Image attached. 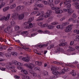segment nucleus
Listing matches in <instances>:
<instances>
[{"instance_id": "obj_57", "label": "nucleus", "mask_w": 79, "mask_h": 79, "mask_svg": "<svg viewBox=\"0 0 79 79\" xmlns=\"http://www.w3.org/2000/svg\"><path fill=\"white\" fill-rule=\"evenodd\" d=\"M54 47V44H52V45H50V46H49L48 47V48H53Z\"/></svg>"}, {"instance_id": "obj_43", "label": "nucleus", "mask_w": 79, "mask_h": 79, "mask_svg": "<svg viewBox=\"0 0 79 79\" xmlns=\"http://www.w3.org/2000/svg\"><path fill=\"white\" fill-rule=\"evenodd\" d=\"M43 3L44 4V5H48V2L47 1H43Z\"/></svg>"}, {"instance_id": "obj_30", "label": "nucleus", "mask_w": 79, "mask_h": 79, "mask_svg": "<svg viewBox=\"0 0 79 79\" xmlns=\"http://www.w3.org/2000/svg\"><path fill=\"white\" fill-rule=\"evenodd\" d=\"M51 70L52 71H55V70L56 69V68L55 67L52 66L51 69Z\"/></svg>"}, {"instance_id": "obj_24", "label": "nucleus", "mask_w": 79, "mask_h": 79, "mask_svg": "<svg viewBox=\"0 0 79 79\" xmlns=\"http://www.w3.org/2000/svg\"><path fill=\"white\" fill-rule=\"evenodd\" d=\"M63 13V10H59L56 11V14H60Z\"/></svg>"}, {"instance_id": "obj_41", "label": "nucleus", "mask_w": 79, "mask_h": 79, "mask_svg": "<svg viewBox=\"0 0 79 79\" xmlns=\"http://www.w3.org/2000/svg\"><path fill=\"white\" fill-rule=\"evenodd\" d=\"M5 27H6V26L3 25L2 26L0 27V29H1V30H2V29H3L4 28H5Z\"/></svg>"}, {"instance_id": "obj_38", "label": "nucleus", "mask_w": 79, "mask_h": 79, "mask_svg": "<svg viewBox=\"0 0 79 79\" xmlns=\"http://www.w3.org/2000/svg\"><path fill=\"white\" fill-rule=\"evenodd\" d=\"M28 24H29V23H28V22H25L23 24V26H24V27H27V25H28Z\"/></svg>"}, {"instance_id": "obj_34", "label": "nucleus", "mask_w": 79, "mask_h": 79, "mask_svg": "<svg viewBox=\"0 0 79 79\" xmlns=\"http://www.w3.org/2000/svg\"><path fill=\"white\" fill-rule=\"evenodd\" d=\"M60 2V0H56L55 2V4L56 5H58Z\"/></svg>"}, {"instance_id": "obj_7", "label": "nucleus", "mask_w": 79, "mask_h": 79, "mask_svg": "<svg viewBox=\"0 0 79 79\" xmlns=\"http://www.w3.org/2000/svg\"><path fill=\"white\" fill-rule=\"evenodd\" d=\"M52 13V10H48L47 12L46 13V15L44 16V18H48L50 15L51 13Z\"/></svg>"}, {"instance_id": "obj_51", "label": "nucleus", "mask_w": 79, "mask_h": 79, "mask_svg": "<svg viewBox=\"0 0 79 79\" xmlns=\"http://www.w3.org/2000/svg\"><path fill=\"white\" fill-rule=\"evenodd\" d=\"M71 6V5L69 3L67 5V8H70Z\"/></svg>"}, {"instance_id": "obj_21", "label": "nucleus", "mask_w": 79, "mask_h": 79, "mask_svg": "<svg viewBox=\"0 0 79 79\" xmlns=\"http://www.w3.org/2000/svg\"><path fill=\"white\" fill-rule=\"evenodd\" d=\"M73 12L74 11L72 9H70L68 11L69 15V16H70V15H71V14H72V13H73Z\"/></svg>"}, {"instance_id": "obj_42", "label": "nucleus", "mask_w": 79, "mask_h": 79, "mask_svg": "<svg viewBox=\"0 0 79 79\" xmlns=\"http://www.w3.org/2000/svg\"><path fill=\"white\" fill-rule=\"evenodd\" d=\"M12 54L13 56H17V53L15 52H12Z\"/></svg>"}, {"instance_id": "obj_1", "label": "nucleus", "mask_w": 79, "mask_h": 79, "mask_svg": "<svg viewBox=\"0 0 79 79\" xmlns=\"http://www.w3.org/2000/svg\"><path fill=\"white\" fill-rule=\"evenodd\" d=\"M36 16H39L40 15H42L44 13V11H34L32 13H31V16H33V15H36Z\"/></svg>"}, {"instance_id": "obj_4", "label": "nucleus", "mask_w": 79, "mask_h": 79, "mask_svg": "<svg viewBox=\"0 0 79 79\" xmlns=\"http://www.w3.org/2000/svg\"><path fill=\"white\" fill-rule=\"evenodd\" d=\"M52 73L53 74L56 75L55 76L58 78L59 77L60 75L62 73V72H59L58 71L55 70L53 71Z\"/></svg>"}, {"instance_id": "obj_25", "label": "nucleus", "mask_w": 79, "mask_h": 79, "mask_svg": "<svg viewBox=\"0 0 79 79\" xmlns=\"http://www.w3.org/2000/svg\"><path fill=\"white\" fill-rule=\"evenodd\" d=\"M5 5V2H4L2 3L0 5V10L1 9V8H2V7H3V6H4Z\"/></svg>"}, {"instance_id": "obj_36", "label": "nucleus", "mask_w": 79, "mask_h": 79, "mask_svg": "<svg viewBox=\"0 0 79 79\" xmlns=\"http://www.w3.org/2000/svg\"><path fill=\"white\" fill-rule=\"evenodd\" d=\"M51 24L52 25H57V24H58V23L57 22H54L51 23Z\"/></svg>"}, {"instance_id": "obj_58", "label": "nucleus", "mask_w": 79, "mask_h": 79, "mask_svg": "<svg viewBox=\"0 0 79 79\" xmlns=\"http://www.w3.org/2000/svg\"><path fill=\"white\" fill-rule=\"evenodd\" d=\"M37 34V33H33L32 34H31V37H34V36H35V35H36Z\"/></svg>"}, {"instance_id": "obj_37", "label": "nucleus", "mask_w": 79, "mask_h": 79, "mask_svg": "<svg viewBox=\"0 0 79 79\" xmlns=\"http://www.w3.org/2000/svg\"><path fill=\"white\" fill-rule=\"evenodd\" d=\"M74 32L76 33L77 34H79V30H75L73 31Z\"/></svg>"}, {"instance_id": "obj_18", "label": "nucleus", "mask_w": 79, "mask_h": 79, "mask_svg": "<svg viewBox=\"0 0 79 79\" xmlns=\"http://www.w3.org/2000/svg\"><path fill=\"white\" fill-rule=\"evenodd\" d=\"M6 67L8 69H15V66H10L9 65H7Z\"/></svg>"}, {"instance_id": "obj_28", "label": "nucleus", "mask_w": 79, "mask_h": 79, "mask_svg": "<svg viewBox=\"0 0 79 79\" xmlns=\"http://www.w3.org/2000/svg\"><path fill=\"white\" fill-rule=\"evenodd\" d=\"M68 44V42H66L64 43H61L59 44V46L61 47L62 46H64V45H66Z\"/></svg>"}, {"instance_id": "obj_56", "label": "nucleus", "mask_w": 79, "mask_h": 79, "mask_svg": "<svg viewBox=\"0 0 79 79\" xmlns=\"http://www.w3.org/2000/svg\"><path fill=\"white\" fill-rule=\"evenodd\" d=\"M73 23H78L77 20H74L73 21Z\"/></svg>"}, {"instance_id": "obj_46", "label": "nucleus", "mask_w": 79, "mask_h": 79, "mask_svg": "<svg viewBox=\"0 0 79 79\" xmlns=\"http://www.w3.org/2000/svg\"><path fill=\"white\" fill-rule=\"evenodd\" d=\"M16 65H18V66H22L23 63L17 62Z\"/></svg>"}, {"instance_id": "obj_22", "label": "nucleus", "mask_w": 79, "mask_h": 79, "mask_svg": "<svg viewBox=\"0 0 79 79\" xmlns=\"http://www.w3.org/2000/svg\"><path fill=\"white\" fill-rule=\"evenodd\" d=\"M21 72H22V73H24L25 75H27V74H28V73H27V71H26V70H24V69L21 70Z\"/></svg>"}, {"instance_id": "obj_61", "label": "nucleus", "mask_w": 79, "mask_h": 79, "mask_svg": "<svg viewBox=\"0 0 79 79\" xmlns=\"http://www.w3.org/2000/svg\"><path fill=\"white\" fill-rule=\"evenodd\" d=\"M49 44L48 43L46 44H43V47H47Z\"/></svg>"}, {"instance_id": "obj_19", "label": "nucleus", "mask_w": 79, "mask_h": 79, "mask_svg": "<svg viewBox=\"0 0 79 79\" xmlns=\"http://www.w3.org/2000/svg\"><path fill=\"white\" fill-rule=\"evenodd\" d=\"M17 15V14L15 13L12 14V18H14V19H16Z\"/></svg>"}, {"instance_id": "obj_50", "label": "nucleus", "mask_w": 79, "mask_h": 79, "mask_svg": "<svg viewBox=\"0 0 79 79\" xmlns=\"http://www.w3.org/2000/svg\"><path fill=\"white\" fill-rule=\"evenodd\" d=\"M53 0H48V2L50 4H52L53 3Z\"/></svg>"}, {"instance_id": "obj_47", "label": "nucleus", "mask_w": 79, "mask_h": 79, "mask_svg": "<svg viewBox=\"0 0 79 79\" xmlns=\"http://www.w3.org/2000/svg\"><path fill=\"white\" fill-rule=\"evenodd\" d=\"M6 48V47L5 45H4L2 47H0L1 50H2L3 49H5V48Z\"/></svg>"}, {"instance_id": "obj_29", "label": "nucleus", "mask_w": 79, "mask_h": 79, "mask_svg": "<svg viewBox=\"0 0 79 79\" xmlns=\"http://www.w3.org/2000/svg\"><path fill=\"white\" fill-rule=\"evenodd\" d=\"M48 27L49 29H53L55 27L53 26L49 25L48 26Z\"/></svg>"}, {"instance_id": "obj_3", "label": "nucleus", "mask_w": 79, "mask_h": 79, "mask_svg": "<svg viewBox=\"0 0 79 79\" xmlns=\"http://www.w3.org/2000/svg\"><path fill=\"white\" fill-rule=\"evenodd\" d=\"M10 14H9L6 17L4 16L0 19V21H3L4 19L5 21H8V20L10 19Z\"/></svg>"}, {"instance_id": "obj_12", "label": "nucleus", "mask_w": 79, "mask_h": 79, "mask_svg": "<svg viewBox=\"0 0 79 79\" xmlns=\"http://www.w3.org/2000/svg\"><path fill=\"white\" fill-rule=\"evenodd\" d=\"M51 7L52 10H59V9H60V8L57 7H54V4H51Z\"/></svg>"}, {"instance_id": "obj_8", "label": "nucleus", "mask_w": 79, "mask_h": 79, "mask_svg": "<svg viewBox=\"0 0 79 79\" xmlns=\"http://www.w3.org/2000/svg\"><path fill=\"white\" fill-rule=\"evenodd\" d=\"M55 48L56 49V53L58 52L59 51H60V52H63L64 51L63 48H60L58 46L56 47Z\"/></svg>"}, {"instance_id": "obj_63", "label": "nucleus", "mask_w": 79, "mask_h": 79, "mask_svg": "<svg viewBox=\"0 0 79 79\" xmlns=\"http://www.w3.org/2000/svg\"><path fill=\"white\" fill-rule=\"evenodd\" d=\"M16 10H17V11H19V10H20V8L19 6H18L16 8Z\"/></svg>"}, {"instance_id": "obj_15", "label": "nucleus", "mask_w": 79, "mask_h": 79, "mask_svg": "<svg viewBox=\"0 0 79 79\" xmlns=\"http://www.w3.org/2000/svg\"><path fill=\"white\" fill-rule=\"evenodd\" d=\"M34 67H35V65L34 64L32 63H30L29 64V68H30V69H32L34 68Z\"/></svg>"}, {"instance_id": "obj_13", "label": "nucleus", "mask_w": 79, "mask_h": 79, "mask_svg": "<svg viewBox=\"0 0 79 79\" xmlns=\"http://www.w3.org/2000/svg\"><path fill=\"white\" fill-rule=\"evenodd\" d=\"M71 2V1L70 0L67 1L66 0H64V5H67L69 3H70Z\"/></svg>"}, {"instance_id": "obj_10", "label": "nucleus", "mask_w": 79, "mask_h": 79, "mask_svg": "<svg viewBox=\"0 0 79 79\" xmlns=\"http://www.w3.org/2000/svg\"><path fill=\"white\" fill-rule=\"evenodd\" d=\"M44 15V13L42 15H40V16L38 17V19L36 20V21H42L43 20V17Z\"/></svg>"}, {"instance_id": "obj_49", "label": "nucleus", "mask_w": 79, "mask_h": 79, "mask_svg": "<svg viewBox=\"0 0 79 79\" xmlns=\"http://www.w3.org/2000/svg\"><path fill=\"white\" fill-rule=\"evenodd\" d=\"M59 42H65V40L64 39H61L59 40Z\"/></svg>"}, {"instance_id": "obj_26", "label": "nucleus", "mask_w": 79, "mask_h": 79, "mask_svg": "<svg viewBox=\"0 0 79 79\" xmlns=\"http://www.w3.org/2000/svg\"><path fill=\"white\" fill-rule=\"evenodd\" d=\"M34 19V17H32L28 19V22L31 23V22Z\"/></svg>"}, {"instance_id": "obj_40", "label": "nucleus", "mask_w": 79, "mask_h": 79, "mask_svg": "<svg viewBox=\"0 0 79 79\" xmlns=\"http://www.w3.org/2000/svg\"><path fill=\"white\" fill-rule=\"evenodd\" d=\"M43 33H44V34H50V32L49 31L45 30L43 31Z\"/></svg>"}, {"instance_id": "obj_53", "label": "nucleus", "mask_w": 79, "mask_h": 79, "mask_svg": "<svg viewBox=\"0 0 79 79\" xmlns=\"http://www.w3.org/2000/svg\"><path fill=\"white\" fill-rule=\"evenodd\" d=\"M18 61H16V60H13L12 61V63H13V64H15L16 65V64H17V62Z\"/></svg>"}, {"instance_id": "obj_60", "label": "nucleus", "mask_w": 79, "mask_h": 79, "mask_svg": "<svg viewBox=\"0 0 79 79\" xmlns=\"http://www.w3.org/2000/svg\"><path fill=\"white\" fill-rule=\"evenodd\" d=\"M78 4H79L78 2H75L73 3L72 5H73V6H75V5H78Z\"/></svg>"}, {"instance_id": "obj_48", "label": "nucleus", "mask_w": 79, "mask_h": 79, "mask_svg": "<svg viewBox=\"0 0 79 79\" xmlns=\"http://www.w3.org/2000/svg\"><path fill=\"white\" fill-rule=\"evenodd\" d=\"M72 17L73 18H76L77 17V15L76 14L73 13L72 15Z\"/></svg>"}, {"instance_id": "obj_27", "label": "nucleus", "mask_w": 79, "mask_h": 79, "mask_svg": "<svg viewBox=\"0 0 79 79\" xmlns=\"http://www.w3.org/2000/svg\"><path fill=\"white\" fill-rule=\"evenodd\" d=\"M37 24L38 26H39L40 27H42V24H43V23L41 22H38L37 23Z\"/></svg>"}, {"instance_id": "obj_59", "label": "nucleus", "mask_w": 79, "mask_h": 79, "mask_svg": "<svg viewBox=\"0 0 79 79\" xmlns=\"http://www.w3.org/2000/svg\"><path fill=\"white\" fill-rule=\"evenodd\" d=\"M56 28L57 29H61V25H58L56 26Z\"/></svg>"}, {"instance_id": "obj_16", "label": "nucleus", "mask_w": 79, "mask_h": 79, "mask_svg": "<svg viewBox=\"0 0 79 79\" xmlns=\"http://www.w3.org/2000/svg\"><path fill=\"white\" fill-rule=\"evenodd\" d=\"M10 9V7L9 6H6L4 8L2 9L3 12H6V11H8V10Z\"/></svg>"}, {"instance_id": "obj_62", "label": "nucleus", "mask_w": 79, "mask_h": 79, "mask_svg": "<svg viewBox=\"0 0 79 79\" xmlns=\"http://www.w3.org/2000/svg\"><path fill=\"white\" fill-rule=\"evenodd\" d=\"M20 7V10H23V8H24V6H19Z\"/></svg>"}, {"instance_id": "obj_44", "label": "nucleus", "mask_w": 79, "mask_h": 79, "mask_svg": "<svg viewBox=\"0 0 79 79\" xmlns=\"http://www.w3.org/2000/svg\"><path fill=\"white\" fill-rule=\"evenodd\" d=\"M22 34H26V35H28L29 33L27 31H25L22 32Z\"/></svg>"}, {"instance_id": "obj_14", "label": "nucleus", "mask_w": 79, "mask_h": 79, "mask_svg": "<svg viewBox=\"0 0 79 79\" xmlns=\"http://www.w3.org/2000/svg\"><path fill=\"white\" fill-rule=\"evenodd\" d=\"M10 29H11V26H8L7 27V29L6 28L4 30V32L6 33L7 32H10Z\"/></svg>"}, {"instance_id": "obj_9", "label": "nucleus", "mask_w": 79, "mask_h": 79, "mask_svg": "<svg viewBox=\"0 0 79 79\" xmlns=\"http://www.w3.org/2000/svg\"><path fill=\"white\" fill-rule=\"evenodd\" d=\"M34 6L36 7H38V8H44V5L41 4H38L37 3H36L35 4Z\"/></svg>"}, {"instance_id": "obj_20", "label": "nucleus", "mask_w": 79, "mask_h": 79, "mask_svg": "<svg viewBox=\"0 0 79 79\" xmlns=\"http://www.w3.org/2000/svg\"><path fill=\"white\" fill-rule=\"evenodd\" d=\"M69 68H67L66 69H63L62 71V73H64L65 71H69Z\"/></svg>"}, {"instance_id": "obj_39", "label": "nucleus", "mask_w": 79, "mask_h": 79, "mask_svg": "<svg viewBox=\"0 0 79 79\" xmlns=\"http://www.w3.org/2000/svg\"><path fill=\"white\" fill-rule=\"evenodd\" d=\"M15 31H18V30H19V27L18 26H16L15 27Z\"/></svg>"}, {"instance_id": "obj_6", "label": "nucleus", "mask_w": 79, "mask_h": 79, "mask_svg": "<svg viewBox=\"0 0 79 79\" xmlns=\"http://www.w3.org/2000/svg\"><path fill=\"white\" fill-rule=\"evenodd\" d=\"M35 23H30L29 24V26L27 27H25V29H31L34 26H35Z\"/></svg>"}, {"instance_id": "obj_52", "label": "nucleus", "mask_w": 79, "mask_h": 79, "mask_svg": "<svg viewBox=\"0 0 79 79\" xmlns=\"http://www.w3.org/2000/svg\"><path fill=\"white\" fill-rule=\"evenodd\" d=\"M56 78H57L55 76H53L50 77V78L51 79H55Z\"/></svg>"}, {"instance_id": "obj_2", "label": "nucleus", "mask_w": 79, "mask_h": 79, "mask_svg": "<svg viewBox=\"0 0 79 79\" xmlns=\"http://www.w3.org/2000/svg\"><path fill=\"white\" fill-rule=\"evenodd\" d=\"M73 26V25H70L67 26L64 30V31L65 32H69L72 30V26Z\"/></svg>"}, {"instance_id": "obj_23", "label": "nucleus", "mask_w": 79, "mask_h": 79, "mask_svg": "<svg viewBox=\"0 0 79 79\" xmlns=\"http://www.w3.org/2000/svg\"><path fill=\"white\" fill-rule=\"evenodd\" d=\"M16 6V4H14L10 6V9H14V8H15Z\"/></svg>"}, {"instance_id": "obj_32", "label": "nucleus", "mask_w": 79, "mask_h": 79, "mask_svg": "<svg viewBox=\"0 0 79 79\" xmlns=\"http://www.w3.org/2000/svg\"><path fill=\"white\" fill-rule=\"evenodd\" d=\"M6 56L9 57L11 56V54L10 53H6Z\"/></svg>"}, {"instance_id": "obj_54", "label": "nucleus", "mask_w": 79, "mask_h": 79, "mask_svg": "<svg viewBox=\"0 0 79 79\" xmlns=\"http://www.w3.org/2000/svg\"><path fill=\"white\" fill-rule=\"evenodd\" d=\"M37 32H39L41 34L44 33V31H42V30H38L37 31Z\"/></svg>"}, {"instance_id": "obj_33", "label": "nucleus", "mask_w": 79, "mask_h": 79, "mask_svg": "<svg viewBox=\"0 0 79 79\" xmlns=\"http://www.w3.org/2000/svg\"><path fill=\"white\" fill-rule=\"evenodd\" d=\"M48 18V22H50V21H51V20L53 19V17L50 16Z\"/></svg>"}, {"instance_id": "obj_31", "label": "nucleus", "mask_w": 79, "mask_h": 79, "mask_svg": "<svg viewBox=\"0 0 79 79\" xmlns=\"http://www.w3.org/2000/svg\"><path fill=\"white\" fill-rule=\"evenodd\" d=\"M34 70H35V71H37V70L39 71H40V68L38 67H35L34 68Z\"/></svg>"}, {"instance_id": "obj_17", "label": "nucleus", "mask_w": 79, "mask_h": 79, "mask_svg": "<svg viewBox=\"0 0 79 79\" xmlns=\"http://www.w3.org/2000/svg\"><path fill=\"white\" fill-rule=\"evenodd\" d=\"M70 74H72L73 76H76V73L75 72L74 70H73L70 73Z\"/></svg>"}, {"instance_id": "obj_35", "label": "nucleus", "mask_w": 79, "mask_h": 79, "mask_svg": "<svg viewBox=\"0 0 79 79\" xmlns=\"http://www.w3.org/2000/svg\"><path fill=\"white\" fill-rule=\"evenodd\" d=\"M48 26V24L47 23H45L42 25L41 26L42 27H47Z\"/></svg>"}, {"instance_id": "obj_45", "label": "nucleus", "mask_w": 79, "mask_h": 79, "mask_svg": "<svg viewBox=\"0 0 79 79\" xmlns=\"http://www.w3.org/2000/svg\"><path fill=\"white\" fill-rule=\"evenodd\" d=\"M11 25L12 26H14L15 25V22L14 21H12L11 23Z\"/></svg>"}, {"instance_id": "obj_55", "label": "nucleus", "mask_w": 79, "mask_h": 79, "mask_svg": "<svg viewBox=\"0 0 79 79\" xmlns=\"http://www.w3.org/2000/svg\"><path fill=\"white\" fill-rule=\"evenodd\" d=\"M32 74L33 76V77H37V74L35 73H33Z\"/></svg>"}, {"instance_id": "obj_64", "label": "nucleus", "mask_w": 79, "mask_h": 79, "mask_svg": "<svg viewBox=\"0 0 79 79\" xmlns=\"http://www.w3.org/2000/svg\"><path fill=\"white\" fill-rule=\"evenodd\" d=\"M44 75H47L48 74V72L47 71H45L44 72Z\"/></svg>"}, {"instance_id": "obj_5", "label": "nucleus", "mask_w": 79, "mask_h": 79, "mask_svg": "<svg viewBox=\"0 0 79 79\" xmlns=\"http://www.w3.org/2000/svg\"><path fill=\"white\" fill-rule=\"evenodd\" d=\"M20 59L21 60L22 59V60L23 61H25V62H29L30 60V59L28 57H23L22 58V56H21L20 57Z\"/></svg>"}, {"instance_id": "obj_11", "label": "nucleus", "mask_w": 79, "mask_h": 79, "mask_svg": "<svg viewBox=\"0 0 79 79\" xmlns=\"http://www.w3.org/2000/svg\"><path fill=\"white\" fill-rule=\"evenodd\" d=\"M24 18V14H22L18 16V19L19 20H21Z\"/></svg>"}]
</instances>
